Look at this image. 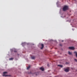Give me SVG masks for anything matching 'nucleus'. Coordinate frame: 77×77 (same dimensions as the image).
<instances>
[{
  "label": "nucleus",
  "instance_id": "nucleus-6",
  "mask_svg": "<svg viewBox=\"0 0 77 77\" xmlns=\"http://www.w3.org/2000/svg\"><path fill=\"white\" fill-rule=\"evenodd\" d=\"M42 46V47L41 48V49H43V48H44V44H42L41 45Z\"/></svg>",
  "mask_w": 77,
  "mask_h": 77
},
{
  "label": "nucleus",
  "instance_id": "nucleus-12",
  "mask_svg": "<svg viewBox=\"0 0 77 77\" xmlns=\"http://www.w3.org/2000/svg\"><path fill=\"white\" fill-rule=\"evenodd\" d=\"M23 44H24V45H26V43H23V44H22V45H23V47H24V46H23Z\"/></svg>",
  "mask_w": 77,
  "mask_h": 77
},
{
  "label": "nucleus",
  "instance_id": "nucleus-7",
  "mask_svg": "<svg viewBox=\"0 0 77 77\" xmlns=\"http://www.w3.org/2000/svg\"><path fill=\"white\" fill-rule=\"evenodd\" d=\"M58 66H59L60 67V68H62V67H63V66L62 65H58Z\"/></svg>",
  "mask_w": 77,
  "mask_h": 77
},
{
  "label": "nucleus",
  "instance_id": "nucleus-15",
  "mask_svg": "<svg viewBox=\"0 0 77 77\" xmlns=\"http://www.w3.org/2000/svg\"><path fill=\"white\" fill-rule=\"evenodd\" d=\"M48 66H50L49 64H48Z\"/></svg>",
  "mask_w": 77,
  "mask_h": 77
},
{
  "label": "nucleus",
  "instance_id": "nucleus-13",
  "mask_svg": "<svg viewBox=\"0 0 77 77\" xmlns=\"http://www.w3.org/2000/svg\"><path fill=\"white\" fill-rule=\"evenodd\" d=\"M74 60L75 61V62H77V60L76 59H74Z\"/></svg>",
  "mask_w": 77,
  "mask_h": 77
},
{
  "label": "nucleus",
  "instance_id": "nucleus-11",
  "mask_svg": "<svg viewBox=\"0 0 77 77\" xmlns=\"http://www.w3.org/2000/svg\"><path fill=\"white\" fill-rule=\"evenodd\" d=\"M30 66H29L28 67H27V69H29V68H30Z\"/></svg>",
  "mask_w": 77,
  "mask_h": 77
},
{
  "label": "nucleus",
  "instance_id": "nucleus-14",
  "mask_svg": "<svg viewBox=\"0 0 77 77\" xmlns=\"http://www.w3.org/2000/svg\"><path fill=\"white\" fill-rule=\"evenodd\" d=\"M17 51H14V52H15V53H16V52H17Z\"/></svg>",
  "mask_w": 77,
  "mask_h": 77
},
{
  "label": "nucleus",
  "instance_id": "nucleus-1",
  "mask_svg": "<svg viewBox=\"0 0 77 77\" xmlns=\"http://www.w3.org/2000/svg\"><path fill=\"white\" fill-rule=\"evenodd\" d=\"M68 9V6H64L63 8V11H66Z\"/></svg>",
  "mask_w": 77,
  "mask_h": 77
},
{
  "label": "nucleus",
  "instance_id": "nucleus-2",
  "mask_svg": "<svg viewBox=\"0 0 77 77\" xmlns=\"http://www.w3.org/2000/svg\"><path fill=\"white\" fill-rule=\"evenodd\" d=\"M8 73V72H3V76H5V77H7L8 76H9V75H5V74H7Z\"/></svg>",
  "mask_w": 77,
  "mask_h": 77
},
{
  "label": "nucleus",
  "instance_id": "nucleus-18",
  "mask_svg": "<svg viewBox=\"0 0 77 77\" xmlns=\"http://www.w3.org/2000/svg\"><path fill=\"white\" fill-rule=\"evenodd\" d=\"M76 53V52H74V53Z\"/></svg>",
  "mask_w": 77,
  "mask_h": 77
},
{
  "label": "nucleus",
  "instance_id": "nucleus-4",
  "mask_svg": "<svg viewBox=\"0 0 77 77\" xmlns=\"http://www.w3.org/2000/svg\"><path fill=\"white\" fill-rule=\"evenodd\" d=\"M40 69L41 70H42V71H44V68H43L42 67L40 68Z\"/></svg>",
  "mask_w": 77,
  "mask_h": 77
},
{
  "label": "nucleus",
  "instance_id": "nucleus-3",
  "mask_svg": "<svg viewBox=\"0 0 77 77\" xmlns=\"http://www.w3.org/2000/svg\"><path fill=\"white\" fill-rule=\"evenodd\" d=\"M69 49L70 50H74V47H69Z\"/></svg>",
  "mask_w": 77,
  "mask_h": 77
},
{
  "label": "nucleus",
  "instance_id": "nucleus-9",
  "mask_svg": "<svg viewBox=\"0 0 77 77\" xmlns=\"http://www.w3.org/2000/svg\"><path fill=\"white\" fill-rule=\"evenodd\" d=\"M31 59H35V57L34 56L32 57Z\"/></svg>",
  "mask_w": 77,
  "mask_h": 77
},
{
  "label": "nucleus",
  "instance_id": "nucleus-16",
  "mask_svg": "<svg viewBox=\"0 0 77 77\" xmlns=\"http://www.w3.org/2000/svg\"><path fill=\"white\" fill-rule=\"evenodd\" d=\"M76 56L77 57V53L76 54Z\"/></svg>",
  "mask_w": 77,
  "mask_h": 77
},
{
  "label": "nucleus",
  "instance_id": "nucleus-19",
  "mask_svg": "<svg viewBox=\"0 0 77 77\" xmlns=\"http://www.w3.org/2000/svg\"><path fill=\"white\" fill-rule=\"evenodd\" d=\"M62 42H63V41H62Z\"/></svg>",
  "mask_w": 77,
  "mask_h": 77
},
{
  "label": "nucleus",
  "instance_id": "nucleus-5",
  "mask_svg": "<svg viewBox=\"0 0 77 77\" xmlns=\"http://www.w3.org/2000/svg\"><path fill=\"white\" fill-rule=\"evenodd\" d=\"M65 72H69V69H66L64 70Z\"/></svg>",
  "mask_w": 77,
  "mask_h": 77
},
{
  "label": "nucleus",
  "instance_id": "nucleus-17",
  "mask_svg": "<svg viewBox=\"0 0 77 77\" xmlns=\"http://www.w3.org/2000/svg\"><path fill=\"white\" fill-rule=\"evenodd\" d=\"M60 46H62V45L60 44Z\"/></svg>",
  "mask_w": 77,
  "mask_h": 77
},
{
  "label": "nucleus",
  "instance_id": "nucleus-10",
  "mask_svg": "<svg viewBox=\"0 0 77 77\" xmlns=\"http://www.w3.org/2000/svg\"><path fill=\"white\" fill-rule=\"evenodd\" d=\"M13 59L12 58H10L9 59L10 60H13Z\"/></svg>",
  "mask_w": 77,
  "mask_h": 77
},
{
  "label": "nucleus",
  "instance_id": "nucleus-8",
  "mask_svg": "<svg viewBox=\"0 0 77 77\" xmlns=\"http://www.w3.org/2000/svg\"><path fill=\"white\" fill-rule=\"evenodd\" d=\"M68 53L69 54V55H71L72 54V53L70 52V51H69L68 52Z\"/></svg>",
  "mask_w": 77,
  "mask_h": 77
}]
</instances>
